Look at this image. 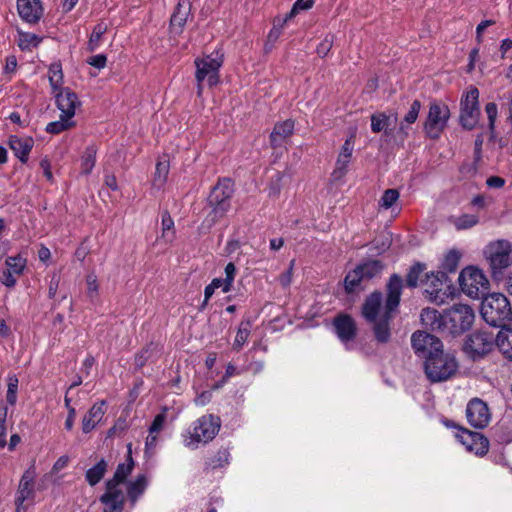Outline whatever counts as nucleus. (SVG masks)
Segmentation results:
<instances>
[{"label":"nucleus","instance_id":"f257e3e1","mask_svg":"<svg viewBox=\"0 0 512 512\" xmlns=\"http://www.w3.org/2000/svg\"><path fill=\"white\" fill-rule=\"evenodd\" d=\"M387 289L388 295L384 307L382 306V295L379 292L369 295L362 307V315L368 322L373 323L374 336L380 343H386L390 338L389 322L392 312L396 310L400 302L401 277L391 276Z\"/></svg>","mask_w":512,"mask_h":512},{"label":"nucleus","instance_id":"f03ea898","mask_svg":"<svg viewBox=\"0 0 512 512\" xmlns=\"http://www.w3.org/2000/svg\"><path fill=\"white\" fill-rule=\"evenodd\" d=\"M233 193L234 187L231 179L224 178L218 181L207 200L210 212L202 223L203 228L210 229L225 217L226 213L231 208Z\"/></svg>","mask_w":512,"mask_h":512},{"label":"nucleus","instance_id":"7ed1b4c3","mask_svg":"<svg viewBox=\"0 0 512 512\" xmlns=\"http://www.w3.org/2000/svg\"><path fill=\"white\" fill-rule=\"evenodd\" d=\"M220 419L212 414L203 415L195 420L184 437V445L189 449H197L200 444L212 441L220 429Z\"/></svg>","mask_w":512,"mask_h":512},{"label":"nucleus","instance_id":"20e7f679","mask_svg":"<svg viewBox=\"0 0 512 512\" xmlns=\"http://www.w3.org/2000/svg\"><path fill=\"white\" fill-rule=\"evenodd\" d=\"M481 315L491 326L504 327L512 320V309L507 297L492 293L483 297Z\"/></svg>","mask_w":512,"mask_h":512},{"label":"nucleus","instance_id":"39448f33","mask_svg":"<svg viewBox=\"0 0 512 512\" xmlns=\"http://www.w3.org/2000/svg\"><path fill=\"white\" fill-rule=\"evenodd\" d=\"M475 320V312L468 304L457 303L444 310V333L460 335L469 330Z\"/></svg>","mask_w":512,"mask_h":512},{"label":"nucleus","instance_id":"423d86ee","mask_svg":"<svg viewBox=\"0 0 512 512\" xmlns=\"http://www.w3.org/2000/svg\"><path fill=\"white\" fill-rule=\"evenodd\" d=\"M222 64L223 59L219 53L210 54L195 60L198 96L202 94L204 85L213 87L218 84L219 69Z\"/></svg>","mask_w":512,"mask_h":512},{"label":"nucleus","instance_id":"0eeeda50","mask_svg":"<svg viewBox=\"0 0 512 512\" xmlns=\"http://www.w3.org/2000/svg\"><path fill=\"white\" fill-rule=\"evenodd\" d=\"M454 356L446 354L443 349L428 357L424 363L427 378L431 382H443L451 378L457 370Z\"/></svg>","mask_w":512,"mask_h":512},{"label":"nucleus","instance_id":"6e6552de","mask_svg":"<svg viewBox=\"0 0 512 512\" xmlns=\"http://www.w3.org/2000/svg\"><path fill=\"white\" fill-rule=\"evenodd\" d=\"M459 283L463 293L473 299L486 296L490 286L483 271L473 266L466 267L461 271Z\"/></svg>","mask_w":512,"mask_h":512},{"label":"nucleus","instance_id":"1a4fd4ad","mask_svg":"<svg viewBox=\"0 0 512 512\" xmlns=\"http://www.w3.org/2000/svg\"><path fill=\"white\" fill-rule=\"evenodd\" d=\"M479 90L470 86L460 100V124L463 128L472 130L476 127L480 118Z\"/></svg>","mask_w":512,"mask_h":512},{"label":"nucleus","instance_id":"9d476101","mask_svg":"<svg viewBox=\"0 0 512 512\" xmlns=\"http://www.w3.org/2000/svg\"><path fill=\"white\" fill-rule=\"evenodd\" d=\"M495 347V336L492 332L478 330L467 336L463 350L472 360H479L489 354Z\"/></svg>","mask_w":512,"mask_h":512},{"label":"nucleus","instance_id":"9b49d317","mask_svg":"<svg viewBox=\"0 0 512 512\" xmlns=\"http://www.w3.org/2000/svg\"><path fill=\"white\" fill-rule=\"evenodd\" d=\"M511 251V245L506 240L491 242L486 247L485 255L494 275L502 273L504 269L511 265Z\"/></svg>","mask_w":512,"mask_h":512},{"label":"nucleus","instance_id":"f8f14e48","mask_svg":"<svg viewBox=\"0 0 512 512\" xmlns=\"http://www.w3.org/2000/svg\"><path fill=\"white\" fill-rule=\"evenodd\" d=\"M450 117V111L447 105L432 103L429 107L424 129L430 138L436 139L444 130Z\"/></svg>","mask_w":512,"mask_h":512},{"label":"nucleus","instance_id":"ddd939ff","mask_svg":"<svg viewBox=\"0 0 512 512\" xmlns=\"http://www.w3.org/2000/svg\"><path fill=\"white\" fill-rule=\"evenodd\" d=\"M412 347L416 354L427 359L443 349L441 341L426 332L417 331L411 337Z\"/></svg>","mask_w":512,"mask_h":512},{"label":"nucleus","instance_id":"4468645a","mask_svg":"<svg viewBox=\"0 0 512 512\" xmlns=\"http://www.w3.org/2000/svg\"><path fill=\"white\" fill-rule=\"evenodd\" d=\"M466 417L471 426L482 429L489 424L491 415L484 401L473 398L467 404Z\"/></svg>","mask_w":512,"mask_h":512},{"label":"nucleus","instance_id":"2eb2a0df","mask_svg":"<svg viewBox=\"0 0 512 512\" xmlns=\"http://www.w3.org/2000/svg\"><path fill=\"white\" fill-rule=\"evenodd\" d=\"M34 497V471L27 470L19 481L15 497V512H25L27 510V506L24 505L25 501H33Z\"/></svg>","mask_w":512,"mask_h":512},{"label":"nucleus","instance_id":"dca6fc26","mask_svg":"<svg viewBox=\"0 0 512 512\" xmlns=\"http://www.w3.org/2000/svg\"><path fill=\"white\" fill-rule=\"evenodd\" d=\"M120 484L115 481L106 482V491L100 497V502L105 505L103 512H121L124 507L125 495Z\"/></svg>","mask_w":512,"mask_h":512},{"label":"nucleus","instance_id":"f3484780","mask_svg":"<svg viewBox=\"0 0 512 512\" xmlns=\"http://www.w3.org/2000/svg\"><path fill=\"white\" fill-rule=\"evenodd\" d=\"M457 438L468 451L477 456H483L489 450V440L480 433L462 429Z\"/></svg>","mask_w":512,"mask_h":512},{"label":"nucleus","instance_id":"a211bd4d","mask_svg":"<svg viewBox=\"0 0 512 512\" xmlns=\"http://www.w3.org/2000/svg\"><path fill=\"white\" fill-rule=\"evenodd\" d=\"M333 327L336 335L342 343L347 345L353 341L357 334V325L354 319L348 314H339L333 320Z\"/></svg>","mask_w":512,"mask_h":512},{"label":"nucleus","instance_id":"6ab92c4d","mask_svg":"<svg viewBox=\"0 0 512 512\" xmlns=\"http://www.w3.org/2000/svg\"><path fill=\"white\" fill-rule=\"evenodd\" d=\"M54 93L57 107L61 111L60 115L73 119L75 110L80 105L76 93L69 88H63Z\"/></svg>","mask_w":512,"mask_h":512},{"label":"nucleus","instance_id":"aec40b11","mask_svg":"<svg viewBox=\"0 0 512 512\" xmlns=\"http://www.w3.org/2000/svg\"><path fill=\"white\" fill-rule=\"evenodd\" d=\"M17 11L22 20L29 24H36L43 15L40 0H17Z\"/></svg>","mask_w":512,"mask_h":512},{"label":"nucleus","instance_id":"412c9836","mask_svg":"<svg viewBox=\"0 0 512 512\" xmlns=\"http://www.w3.org/2000/svg\"><path fill=\"white\" fill-rule=\"evenodd\" d=\"M353 150H354V136L351 135L350 137H348L345 140V142L341 148V151L338 155V158H337V161L335 164V168L332 172V176L335 180L341 179L347 173L348 165L351 161Z\"/></svg>","mask_w":512,"mask_h":512},{"label":"nucleus","instance_id":"4be33fe9","mask_svg":"<svg viewBox=\"0 0 512 512\" xmlns=\"http://www.w3.org/2000/svg\"><path fill=\"white\" fill-rule=\"evenodd\" d=\"M10 149L14 155L22 162L28 161L29 154L34 146V140L32 137H19L17 135H11L8 141Z\"/></svg>","mask_w":512,"mask_h":512},{"label":"nucleus","instance_id":"5701e85b","mask_svg":"<svg viewBox=\"0 0 512 512\" xmlns=\"http://www.w3.org/2000/svg\"><path fill=\"white\" fill-rule=\"evenodd\" d=\"M105 402L95 403L82 418L83 433L91 432L103 419L105 415Z\"/></svg>","mask_w":512,"mask_h":512},{"label":"nucleus","instance_id":"b1692460","mask_svg":"<svg viewBox=\"0 0 512 512\" xmlns=\"http://www.w3.org/2000/svg\"><path fill=\"white\" fill-rule=\"evenodd\" d=\"M294 121L288 119L275 124L270 134V143L273 148L281 147L286 140L293 134Z\"/></svg>","mask_w":512,"mask_h":512},{"label":"nucleus","instance_id":"393cba45","mask_svg":"<svg viewBox=\"0 0 512 512\" xmlns=\"http://www.w3.org/2000/svg\"><path fill=\"white\" fill-rule=\"evenodd\" d=\"M420 319L427 328L444 332V312L439 313L436 309L425 308L420 314Z\"/></svg>","mask_w":512,"mask_h":512},{"label":"nucleus","instance_id":"a878e982","mask_svg":"<svg viewBox=\"0 0 512 512\" xmlns=\"http://www.w3.org/2000/svg\"><path fill=\"white\" fill-rule=\"evenodd\" d=\"M495 346L509 360L512 361V329L503 328L495 337Z\"/></svg>","mask_w":512,"mask_h":512},{"label":"nucleus","instance_id":"bb28decb","mask_svg":"<svg viewBox=\"0 0 512 512\" xmlns=\"http://www.w3.org/2000/svg\"><path fill=\"white\" fill-rule=\"evenodd\" d=\"M188 12V8L184 7L182 4L179 3L177 5L176 10L171 16L170 20V28L173 34L179 35L182 33L187 21Z\"/></svg>","mask_w":512,"mask_h":512},{"label":"nucleus","instance_id":"cd10ccee","mask_svg":"<svg viewBox=\"0 0 512 512\" xmlns=\"http://www.w3.org/2000/svg\"><path fill=\"white\" fill-rule=\"evenodd\" d=\"M108 468V463L105 459H100L94 466L89 468L85 473V479L90 486H95L104 477Z\"/></svg>","mask_w":512,"mask_h":512},{"label":"nucleus","instance_id":"c85d7f7f","mask_svg":"<svg viewBox=\"0 0 512 512\" xmlns=\"http://www.w3.org/2000/svg\"><path fill=\"white\" fill-rule=\"evenodd\" d=\"M169 168V161L165 157L161 158L157 162L152 181L153 187L156 188L157 190H160L164 187L168 178Z\"/></svg>","mask_w":512,"mask_h":512},{"label":"nucleus","instance_id":"c756f323","mask_svg":"<svg viewBox=\"0 0 512 512\" xmlns=\"http://www.w3.org/2000/svg\"><path fill=\"white\" fill-rule=\"evenodd\" d=\"M107 29H108V26L104 22L98 23L93 28V31L90 35V38H89V41L87 44L88 51L93 52L100 47L101 42H102V36L106 33Z\"/></svg>","mask_w":512,"mask_h":512},{"label":"nucleus","instance_id":"7c9ffc66","mask_svg":"<svg viewBox=\"0 0 512 512\" xmlns=\"http://www.w3.org/2000/svg\"><path fill=\"white\" fill-rule=\"evenodd\" d=\"M75 126V121L65 115H60L59 120L47 124L46 131L51 134H59Z\"/></svg>","mask_w":512,"mask_h":512},{"label":"nucleus","instance_id":"2f4dec72","mask_svg":"<svg viewBox=\"0 0 512 512\" xmlns=\"http://www.w3.org/2000/svg\"><path fill=\"white\" fill-rule=\"evenodd\" d=\"M162 235L161 237L167 243L175 239L174 221L168 211H164L161 216Z\"/></svg>","mask_w":512,"mask_h":512},{"label":"nucleus","instance_id":"473e14b6","mask_svg":"<svg viewBox=\"0 0 512 512\" xmlns=\"http://www.w3.org/2000/svg\"><path fill=\"white\" fill-rule=\"evenodd\" d=\"M48 78L50 85L53 89V92L61 90V86L63 83V73L62 67L60 63H53L50 65L48 70Z\"/></svg>","mask_w":512,"mask_h":512},{"label":"nucleus","instance_id":"72a5a7b5","mask_svg":"<svg viewBox=\"0 0 512 512\" xmlns=\"http://www.w3.org/2000/svg\"><path fill=\"white\" fill-rule=\"evenodd\" d=\"M251 331L250 321H242L239 324L237 334L233 343V349L239 351L243 345L247 342Z\"/></svg>","mask_w":512,"mask_h":512},{"label":"nucleus","instance_id":"f704fd0d","mask_svg":"<svg viewBox=\"0 0 512 512\" xmlns=\"http://www.w3.org/2000/svg\"><path fill=\"white\" fill-rule=\"evenodd\" d=\"M421 108V103L418 100H414L410 106L408 113L405 115L404 120L401 122L399 131L404 135H407V126L413 124L417 118Z\"/></svg>","mask_w":512,"mask_h":512},{"label":"nucleus","instance_id":"c9c22d12","mask_svg":"<svg viewBox=\"0 0 512 512\" xmlns=\"http://www.w3.org/2000/svg\"><path fill=\"white\" fill-rule=\"evenodd\" d=\"M450 221L457 230H465L477 225L479 218L476 215L463 214L457 217H452Z\"/></svg>","mask_w":512,"mask_h":512},{"label":"nucleus","instance_id":"e433bc0d","mask_svg":"<svg viewBox=\"0 0 512 512\" xmlns=\"http://www.w3.org/2000/svg\"><path fill=\"white\" fill-rule=\"evenodd\" d=\"M361 270L362 277L371 279L381 273L383 265L379 260H371L358 266Z\"/></svg>","mask_w":512,"mask_h":512},{"label":"nucleus","instance_id":"4c0bfd02","mask_svg":"<svg viewBox=\"0 0 512 512\" xmlns=\"http://www.w3.org/2000/svg\"><path fill=\"white\" fill-rule=\"evenodd\" d=\"M133 466H134L133 459H132L131 455L129 454L127 463L119 464L117 466V469L114 473L113 478L110 479L109 481H115L116 484L123 483L126 480V478L128 477V475H130V473L132 472Z\"/></svg>","mask_w":512,"mask_h":512},{"label":"nucleus","instance_id":"58836bf2","mask_svg":"<svg viewBox=\"0 0 512 512\" xmlns=\"http://www.w3.org/2000/svg\"><path fill=\"white\" fill-rule=\"evenodd\" d=\"M146 487L147 479L145 475H139L134 481L130 482L127 492L132 501H136V499L144 492Z\"/></svg>","mask_w":512,"mask_h":512},{"label":"nucleus","instance_id":"ea45409f","mask_svg":"<svg viewBox=\"0 0 512 512\" xmlns=\"http://www.w3.org/2000/svg\"><path fill=\"white\" fill-rule=\"evenodd\" d=\"M97 149L94 145L88 146L82 156V172L89 174L95 166Z\"/></svg>","mask_w":512,"mask_h":512},{"label":"nucleus","instance_id":"a19ab883","mask_svg":"<svg viewBox=\"0 0 512 512\" xmlns=\"http://www.w3.org/2000/svg\"><path fill=\"white\" fill-rule=\"evenodd\" d=\"M5 264L7 266L6 271L13 273L16 276H20L26 267V259L21 255L8 257Z\"/></svg>","mask_w":512,"mask_h":512},{"label":"nucleus","instance_id":"79ce46f5","mask_svg":"<svg viewBox=\"0 0 512 512\" xmlns=\"http://www.w3.org/2000/svg\"><path fill=\"white\" fill-rule=\"evenodd\" d=\"M42 38L34 33L20 32L18 45L21 50H30L32 47H37Z\"/></svg>","mask_w":512,"mask_h":512},{"label":"nucleus","instance_id":"37998d69","mask_svg":"<svg viewBox=\"0 0 512 512\" xmlns=\"http://www.w3.org/2000/svg\"><path fill=\"white\" fill-rule=\"evenodd\" d=\"M460 258H461V254L459 251L457 250H450L444 257L443 259V262H442V268L446 271V272H455L457 267H458V264H459V261H460Z\"/></svg>","mask_w":512,"mask_h":512},{"label":"nucleus","instance_id":"c03bdc74","mask_svg":"<svg viewBox=\"0 0 512 512\" xmlns=\"http://www.w3.org/2000/svg\"><path fill=\"white\" fill-rule=\"evenodd\" d=\"M364 280L358 266L351 272H349L344 280L345 289L348 292H353L358 287L360 282Z\"/></svg>","mask_w":512,"mask_h":512},{"label":"nucleus","instance_id":"a18cd8bd","mask_svg":"<svg viewBox=\"0 0 512 512\" xmlns=\"http://www.w3.org/2000/svg\"><path fill=\"white\" fill-rule=\"evenodd\" d=\"M389 125V116L385 113H376L371 116V130L374 133L386 131Z\"/></svg>","mask_w":512,"mask_h":512},{"label":"nucleus","instance_id":"49530a36","mask_svg":"<svg viewBox=\"0 0 512 512\" xmlns=\"http://www.w3.org/2000/svg\"><path fill=\"white\" fill-rule=\"evenodd\" d=\"M314 5V0H296L292 6L290 12L284 18V22H287L302 10H309Z\"/></svg>","mask_w":512,"mask_h":512},{"label":"nucleus","instance_id":"de8ad7c7","mask_svg":"<svg viewBox=\"0 0 512 512\" xmlns=\"http://www.w3.org/2000/svg\"><path fill=\"white\" fill-rule=\"evenodd\" d=\"M425 266L417 263L413 265L406 277V282L409 287H416L419 282L420 275L423 273Z\"/></svg>","mask_w":512,"mask_h":512},{"label":"nucleus","instance_id":"09e8293b","mask_svg":"<svg viewBox=\"0 0 512 512\" xmlns=\"http://www.w3.org/2000/svg\"><path fill=\"white\" fill-rule=\"evenodd\" d=\"M399 198V192L396 189H387L381 199L379 205L384 209L391 208Z\"/></svg>","mask_w":512,"mask_h":512},{"label":"nucleus","instance_id":"8fccbe9b","mask_svg":"<svg viewBox=\"0 0 512 512\" xmlns=\"http://www.w3.org/2000/svg\"><path fill=\"white\" fill-rule=\"evenodd\" d=\"M18 379L16 376L8 378V389L6 400L10 405H14L17 401Z\"/></svg>","mask_w":512,"mask_h":512},{"label":"nucleus","instance_id":"3c124183","mask_svg":"<svg viewBox=\"0 0 512 512\" xmlns=\"http://www.w3.org/2000/svg\"><path fill=\"white\" fill-rule=\"evenodd\" d=\"M485 112L488 118V128L493 134L495 130V122L498 115V108L494 102H489L485 106Z\"/></svg>","mask_w":512,"mask_h":512},{"label":"nucleus","instance_id":"603ef678","mask_svg":"<svg viewBox=\"0 0 512 512\" xmlns=\"http://www.w3.org/2000/svg\"><path fill=\"white\" fill-rule=\"evenodd\" d=\"M166 412L167 409L165 408L161 413L155 416L149 428L150 434H158L163 429L167 417Z\"/></svg>","mask_w":512,"mask_h":512},{"label":"nucleus","instance_id":"864d4df0","mask_svg":"<svg viewBox=\"0 0 512 512\" xmlns=\"http://www.w3.org/2000/svg\"><path fill=\"white\" fill-rule=\"evenodd\" d=\"M87 295L93 299L98 295L99 284L96 275L89 274L86 277Z\"/></svg>","mask_w":512,"mask_h":512},{"label":"nucleus","instance_id":"5fc2aeb1","mask_svg":"<svg viewBox=\"0 0 512 512\" xmlns=\"http://www.w3.org/2000/svg\"><path fill=\"white\" fill-rule=\"evenodd\" d=\"M334 42V37L332 35H326L325 38L319 43L317 46V53L321 57H325L328 52L331 50Z\"/></svg>","mask_w":512,"mask_h":512},{"label":"nucleus","instance_id":"6e6d98bb","mask_svg":"<svg viewBox=\"0 0 512 512\" xmlns=\"http://www.w3.org/2000/svg\"><path fill=\"white\" fill-rule=\"evenodd\" d=\"M7 417V409L0 408V448H4L6 445V428L5 422Z\"/></svg>","mask_w":512,"mask_h":512},{"label":"nucleus","instance_id":"4d7b16f0","mask_svg":"<svg viewBox=\"0 0 512 512\" xmlns=\"http://www.w3.org/2000/svg\"><path fill=\"white\" fill-rule=\"evenodd\" d=\"M106 62L107 57L104 54H98L87 59V63L97 69H103Z\"/></svg>","mask_w":512,"mask_h":512},{"label":"nucleus","instance_id":"13d9d810","mask_svg":"<svg viewBox=\"0 0 512 512\" xmlns=\"http://www.w3.org/2000/svg\"><path fill=\"white\" fill-rule=\"evenodd\" d=\"M293 266H294V260L290 262V266L286 272L280 275L279 282L282 287L286 288L288 287L292 282V274H293Z\"/></svg>","mask_w":512,"mask_h":512},{"label":"nucleus","instance_id":"bf43d9fd","mask_svg":"<svg viewBox=\"0 0 512 512\" xmlns=\"http://www.w3.org/2000/svg\"><path fill=\"white\" fill-rule=\"evenodd\" d=\"M15 276H16L15 274L10 273L5 270V271H3L2 275L0 276V281L6 287H14L17 282Z\"/></svg>","mask_w":512,"mask_h":512},{"label":"nucleus","instance_id":"052dcab7","mask_svg":"<svg viewBox=\"0 0 512 512\" xmlns=\"http://www.w3.org/2000/svg\"><path fill=\"white\" fill-rule=\"evenodd\" d=\"M502 107L508 111V120L512 122V92L504 93L502 96Z\"/></svg>","mask_w":512,"mask_h":512},{"label":"nucleus","instance_id":"680f3d73","mask_svg":"<svg viewBox=\"0 0 512 512\" xmlns=\"http://www.w3.org/2000/svg\"><path fill=\"white\" fill-rule=\"evenodd\" d=\"M211 284L216 288V289H221L222 292L224 293H227L231 290L232 286L230 285V283L228 281H226V279H222V278H215L211 281Z\"/></svg>","mask_w":512,"mask_h":512},{"label":"nucleus","instance_id":"e2e57ef3","mask_svg":"<svg viewBox=\"0 0 512 512\" xmlns=\"http://www.w3.org/2000/svg\"><path fill=\"white\" fill-rule=\"evenodd\" d=\"M495 24L494 20H484L479 23L476 27V40L480 43L482 41V34L485 29L491 25Z\"/></svg>","mask_w":512,"mask_h":512},{"label":"nucleus","instance_id":"0e129e2a","mask_svg":"<svg viewBox=\"0 0 512 512\" xmlns=\"http://www.w3.org/2000/svg\"><path fill=\"white\" fill-rule=\"evenodd\" d=\"M489 188L499 189L505 185V179L499 176H491L486 180Z\"/></svg>","mask_w":512,"mask_h":512},{"label":"nucleus","instance_id":"69168bd1","mask_svg":"<svg viewBox=\"0 0 512 512\" xmlns=\"http://www.w3.org/2000/svg\"><path fill=\"white\" fill-rule=\"evenodd\" d=\"M211 398H212L211 391H203L201 394H199L194 399V402L197 406H204L210 402Z\"/></svg>","mask_w":512,"mask_h":512},{"label":"nucleus","instance_id":"338daca9","mask_svg":"<svg viewBox=\"0 0 512 512\" xmlns=\"http://www.w3.org/2000/svg\"><path fill=\"white\" fill-rule=\"evenodd\" d=\"M216 457L217 460L213 461V467H220L228 463L229 453L227 450H219Z\"/></svg>","mask_w":512,"mask_h":512},{"label":"nucleus","instance_id":"774afa93","mask_svg":"<svg viewBox=\"0 0 512 512\" xmlns=\"http://www.w3.org/2000/svg\"><path fill=\"white\" fill-rule=\"evenodd\" d=\"M40 167L43 170V173H44V176L46 177V179L48 181H52L53 180V175H52V172H51L50 161L47 158H43L40 161Z\"/></svg>","mask_w":512,"mask_h":512}]
</instances>
